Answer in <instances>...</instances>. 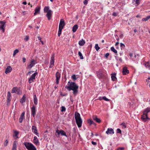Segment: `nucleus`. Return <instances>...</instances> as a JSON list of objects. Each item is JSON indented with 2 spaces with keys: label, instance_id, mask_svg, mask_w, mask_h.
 <instances>
[{
  "label": "nucleus",
  "instance_id": "nucleus-1",
  "mask_svg": "<svg viewBox=\"0 0 150 150\" xmlns=\"http://www.w3.org/2000/svg\"><path fill=\"white\" fill-rule=\"evenodd\" d=\"M68 86H66L65 88L69 91L72 90L73 93L74 95L77 94L78 92L79 86L74 82L69 81L68 83Z\"/></svg>",
  "mask_w": 150,
  "mask_h": 150
},
{
  "label": "nucleus",
  "instance_id": "nucleus-2",
  "mask_svg": "<svg viewBox=\"0 0 150 150\" xmlns=\"http://www.w3.org/2000/svg\"><path fill=\"white\" fill-rule=\"evenodd\" d=\"M75 118L76 122L79 127H80L82 125V120L80 117V114L76 112L75 113Z\"/></svg>",
  "mask_w": 150,
  "mask_h": 150
},
{
  "label": "nucleus",
  "instance_id": "nucleus-3",
  "mask_svg": "<svg viewBox=\"0 0 150 150\" xmlns=\"http://www.w3.org/2000/svg\"><path fill=\"white\" fill-rule=\"evenodd\" d=\"M49 6H45L44 9V12L47 13L46 16L47 18L49 20L50 19L51 16L52 14V11L49 10Z\"/></svg>",
  "mask_w": 150,
  "mask_h": 150
},
{
  "label": "nucleus",
  "instance_id": "nucleus-4",
  "mask_svg": "<svg viewBox=\"0 0 150 150\" xmlns=\"http://www.w3.org/2000/svg\"><path fill=\"white\" fill-rule=\"evenodd\" d=\"M23 144L28 150H36V148L32 143L29 142H24Z\"/></svg>",
  "mask_w": 150,
  "mask_h": 150
},
{
  "label": "nucleus",
  "instance_id": "nucleus-5",
  "mask_svg": "<svg viewBox=\"0 0 150 150\" xmlns=\"http://www.w3.org/2000/svg\"><path fill=\"white\" fill-rule=\"evenodd\" d=\"M60 134L62 136H64L66 137H67V135L66 134V133L63 130H59L57 129L56 130V133L55 134V135L58 136H59V134Z\"/></svg>",
  "mask_w": 150,
  "mask_h": 150
},
{
  "label": "nucleus",
  "instance_id": "nucleus-6",
  "mask_svg": "<svg viewBox=\"0 0 150 150\" xmlns=\"http://www.w3.org/2000/svg\"><path fill=\"white\" fill-rule=\"evenodd\" d=\"M38 74V73L35 72V73L33 74L31 76L30 78L29 79L28 82L30 83H32L33 81V80L35 79V77Z\"/></svg>",
  "mask_w": 150,
  "mask_h": 150
},
{
  "label": "nucleus",
  "instance_id": "nucleus-7",
  "mask_svg": "<svg viewBox=\"0 0 150 150\" xmlns=\"http://www.w3.org/2000/svg\"><path fill=\"white\" fill-rule=\"evenodd\" d=\"M36 63H37V62L36 60L33 59H32L30 62V64L28 65L27 68L30 69H31Z\"/></svg>",
  "mask_w": 150,
  "mask_h": 150
},
{
  "label": "nucleus",
  "instance_id": "nucleus-8",
  "mask_svg": "<svg viewBox=\"0 0 150 150\" xmlns=\"http://www.w3.org/2000/svg\"><path fill=\"white\" fill-rule=\"evenodd\" d=\"M6 21H0V29L2 30L3 32L5 31L4 25L6 23Z\"/></svg>",
  "mask_w": 150,
  "mask_h": 150
},
{
  "label": "nucleus",
  "instance_id": "nucleus-9",
  "mask_svg": "<svg viewBox=\"0 0 150 150\" xmlns=\"http://www.w3.org/2000/svg\"><path fill=\"white\" fill-rule=\"evenodd\" d=\"M65 25V24L63 19H61L60 21L59 28L62 29Z\"/></svg>",
  "mask_w": 150,
  "mask_h": 150
},
{
  "label": "nucleus",
  "instance_id": "nucleus-10",
  "mask_svg": "<svg viewBox=\"0 0 150 150\" xmlns=\"http://www.w3.org/2000/svg\"><path fill=\"white\" fill-rule=\"evenodd\" d=\"M141 119L143 121L145 122L147 121V120L149 119V118L148 117L147 114L143 113V114L142 115Z\"/></svg>",
  "mask_w": 150,
  "mask_h": 150
},
{
  "label": "nucleus",
  "instance_id": "nucleus-11",
  "mask_svg": "<svg viewBox=\"0 0 150 150\" xmlns=\"http://www.w3.org/2000/svg\"><path fill=\"white\" fill-rule=\"evenodd\" d=\"M54 54H53L52 55V56L51 57V60H50V66L49 67L50 68L52 67L54 65Z\"/></svg>",
  "mask_w": 150,
  "mask_h": 150
},
{
  "label": "nucleus",
  "instance_id": "nucleus-12",
  "mask_svg": "<svg viewBox=\"0 0 150 150\" xmlns=\"http://www.w3.org/2000/svg\"><path fill=\"white\" fill-rule=\"evenodd\" d=\"M32 114L33 117H34L36 114V108L33 105V107L31 108Z\"/></svg>",
  "mask_w": 150,
  "mask_h": 150
},
{
  "label": "nucleus",
  "instance_id": "nucleus-13",
  "mask_svg": "<svg viewBox=\"0 0 150 150\" xmlns=\"http://www.w3.org/2000/svg\"><path fill=\"white\" fill-rule=\"evenodd\" d=\"M56 82L57 84H58L59 83V80L60 78V74L59 72H57L56 74Z\"/></svg>",
  "mask_w": 150,
  "mask_h": 150
},
{
  "label": "nucleus",
  "instance_id": "nucleus-14",
  "mask_svg": "<svg viewBox=\"0 0 150 150\" xmlns=\"http://www.w3.org/2000/svg\"><path fill=\"white\" fill-rule=\"evenodd\" d=\"M114 133L113 129L111 128H108L107 129V131L106 132V133L107 134H113Z\"/></svg>",
  "mask_w": 150,
  "mask_h": 150
},
{
  "label": "nucleus",
  "instance_id": "nucleus-15",
  "mask_svg": "<svg viewBox=\"0 0 150 150\" xmlns=\"http://www.w3.org/2000/svg\"><path fill=\"white\" fill-rule=\"evenodd\" d=\"M33 143L36 145H39L40 144L39 141L36 136H35L34 137Z\"/></svg>",
  "mask_w": 150,
  "mask_h": 150
},
{
  "label": "nucleus",
  "instance_id": "nucleus-16",
  "mask_svg": "<svg viewBox=\"0 0 150 150\" xmlns=\"http://www.w3.org/2000/svg\"><path fill=\"white\" fill-rule=\"evenodd\" d=\"M32 132L36 134L39 137L38 135V130L37 129L36 127L34 126H33L32 127Z\"/></svg>",
  "mask_w": 150,
  "mask_h": 150
},
{
  "label": "nucleus",
  "instance_id": "nucleus-17",
  "mask_svg": "<svg viewBox=\"0 0 150 150\" xmlns=\"http://www.w3.org/2000/svg\"><path fill=\"white\" fill-rule=\"evenodd\" d=\"M122 72L123 74L125 75L127 74H128L129 73V71L127 69V68L126 67H124L123 68Z\"/></svg>",
  "mask_w": 150,
  "mask_h": 150
},
{
  "label": "nucleus",
  "instance_id": "nucleus-18",
  "mask_svg": "<svg viewBox=\"0 0 150 150\" xmlns=\"http://www.w3.org/2000/svg\"><path fill=\"white\" fill-rule=\"evenodd\" d=\"M12 70V69L11 67L10 66H8L6 69L5 73L6 74L9 73Z\"/></svg>",
  "mask_w": 150,
  "mask_h": 150
},
{
  "label": "nucleus",
  "instance_id": "nucleus-19",
  "mask_svg": "<svg viewBox=\"0 0 150 150\" xmlns=\"http://www.w3.org/2000/svg\"><path fill=\"white\" fill-rule=\"evenodd\" d=\"M17 142L16 141L13 142V147L12 150H17L16 148L17 146Z\"/></svg>",
  "mask_w": 150,
  "mask_h": 150
},
{
  "label": "nucleus",
  "instance_id": "nucleus-20",
  "mask_svg": "<svg viewBox=\"0 0 150 150\" xmlns=\"http://www.w3.org/2000/svg\"><path fill=\"white\" fill-rule=\"evenodd\" d=\"M40 10V7L39 6H37L35 9L34 15H36L38 13H39Z\"/></svg>",
  "mask_w": 150,
  "mask_h": 150
},
{
  "label": "nucleus",
  "instance_id": "nucleus-21",
  "mask_svg": "<svg viewBox=\"0 0 150 150\" xmlns=\"http://www.w3.org/2000/svg\"><path fill=\"white\" fill-rule=\"evenodd\" d=\"M92 117L93 119L95 120L97 122L100 123V122L101 120L99 118H97L96 116H93Z\"/></svg>",
  "mask_w": 150,
  "mask_h": 150
},
{
  "label": "nucleus",
  "instance_id": "nucleus-22",
  "mask_svg": "<svg viewBox=\"0 0 150 150\" xmlns=\"http://www.w3.org/2000/svg\"><path fill=\"white\" fill-rule=\"evenodd\" d=\"M116 74L115 73L114 74H111L112 80L113 81H115L117 80V78L116 77Z\"/></svg>",
  "mask_w": 150,
  "mask_h": 150
},
{
  "label": "nucleus",
  "instance_id": "nucleus-23",
  "mask_svg": "<svg viewBox=\"0 0 150 150\" xmlns=\"http://www.w3.org/2000/svg\"><path fill=\"white\" fill-rule=\"evenodd\" d=\"M25 113L24 112H23L21 116L19 118V122L20 123H21L23 119V117L24 116V115Z\"/></svg>",
  "mask_w": 150,
  "mask_h": 150
},
{
  "label": "nucleus",
  "instance_id": "nucleus-24",
  "mask_svg": "<svg viewBox=\"0 0 150 150\" xmlns=\"http://www.w3.org/2000/svg\"><path fill=\"white\" fill-rule=\"evenodd\" d=\"M33 98V101L34 103V104L35 105H37L38 104V100L35 95L34 96Z\"/></svg>",
  "mask_w": 150,
  "mask_h": 150
},
{
  "label": "nucleus",
  "instance_id": "nucleus-25",
  "mask_svg": "<svg viewBox=\"0 0 150 150\" xmlns=\"http://www.w3.org/2000/svg\"><path fill=\"white\" fill-rule=\"evenodd\" d=\"M78 28V25H75L72 28V31L74 33L75 32Z\"/></svg>",
  "mask_w": 150,
  "mask_h": 150
},
{
  "label": "nucleus",
  "instance_id": "nucleus-26",
  "mask_svg": "<svg viewBox=\"0 0 150 150\" xmlns=\"http://www.w3.org/2000/svg\"><path fill=\"white\" fill-rule=\"evenodd\" d=\"M149 112H150V108H147L144 111L143 113L147 115V113Z\"/></svg>",
  "mask_w": 150,
  "mask_h": 150
},
{
  "label": "nucleus",
  "instance_id": "nucleus-27",
  "mask_svg": "<svg viewBox=\"0 0 150 150\" xmlns=\"http://www.w3.org/2000/svg\"><path fill=\"white\" fill-rule=\"evenodd\" d=\"M85 43V42L83 39H82L81 40L79 41V44L80 46L83 45Z\"/></svg>",
  "mask_w": 150,
  "mask_h": 150
},
{
  "label": "nucleus",
  "instance_id": "nucleus-28",
  "mask_svg": "<svg viewBox=\"0 0 150 150\" xmlns=\"http://www.w3.org/2000/svg\"><path fill=\"white\" fill-rule=\"evenodd\" d=\"M14 135H13V137H14L15 139H16L18 138V134L19 132L16 131H14Z\"/></svg>",
  "mask_w": 150,
  "mask_h": 150
},
{
  "label": "nucleus",
  "instance_id": "nucleus-29",
  "mask_svg": "<svg viewBox=\"0 0 150 150\" xmlns=\"http://www.w3.org/2000/svg\"><path fill=\"white\" fill-rule=\"evenodd\" d=\"M25 99H26V97L24 95L23 96L21 99V100L20 102L21 103H24L25 101Z\"/></svg>",
  "mask_w": 150,
  "mask_h": 150
},
{
  "label": "nucleus",
  "instance_id": "nucleus-30",
  "mask_svg": "<svg viewBox=\"0 0 150 150\" xmlns=\"http://www.w3.org/2000/svg\"><path fill=\"white\" fill-rule=\"evenodd\" d=\"M98 76L99 78H101L103 77V73H99V72H98Z\"/></svg>",
  "mask_w": 150,
  "mask_h": 150
},
{
  "label": "nucleus",
  "instance_id": "nucleus-31",
  "mask_svg": "<svg viewBox=\"0 0 150 150\" xmlns=\"http://www.w3.org/2000/svg\"><path fill=\"white\" fill-rule=\"evenodd\" d=\"M17 87H13L11 93H15L17 91Z\"/></svg>",
  "mask_w": 150,
  "mask_h": 150
},
{
  "label": "nucleus",
  "instance_id": "nucleus-32",
  "mask_svg": "<svg viewBox=\"0 0 150 150\" xmlns=\"http://www.w3.org/2000/svg\"><path fill=\"white\" fill-rule=\"evenodd\" d=\"M111 50L115 53H117V51L115 49L114 47H112L110 48Z\"/></svg>",
  "mask_w": 150,
  "mask_h": 150
},
{
  "label": "nucleus",
  "instance_id": "nucleus-33",
  "mask_svg": "<svg viewBox=\"0 0 150 150\" xmlns=\"http://www.w3.org/2000/svg\"><path fill=\"white\" fill-rule=\"evenodd\" d=\"M88 122L91 125L92 124H95L94 122L92 120H88Z\"/></svg>",
  "mask_w": 150,
  "mask_h": 150
},
{
  "label": "nucleus",
  "instance_id": "nucleus-34",
  "mask_svg": "<svg viewBox=\"0 0 150 150\" xmlns=\"http://www.w3.org/2000/svg\"><path fill=\"white\" fill-rule=\"evenodd\" d=\"M95 48L97 51H98L100 48V47H99L98 44H96L95 45Z\"/></svg>",
  "mask_w": 150,
  "mask_h": 150
},
{
  "label": "nucleus",
  "instance_id": "nucleus-35",
  "mask_svg": "<svg viewBox=\"0 0 150 150\" xmlns=\"http://www.w3.org/2000/svg\"><path fill=\"white\" fill-rule=\"evenodd\" d=\"M19 51L18 49L15 50L13 52V56H15L17 53Z\"/></svg>",
  "mask_w": 150,
  "mask_h": 150
},
{
  "label": "nucleus",
  "instance_id": "nucleus-36",
  "mask_svg": "<svg viewBox=\"0 0 150 150\" xmlns=\"http://www.w3.org/2000/svg\"><path fill=\"white\" fill-rule=\"evenodd\" d=\"M78 54L79 56H80V58L81 59H83V57L82 56V54L81 52L79 51L78 52Z\"/></svg>",
  "mask_w": 150,
  "mask_h": 150
},
{
  "label": "nucleus",
  "instance_id": "nucleus-37",
  "mask_svg": "<svg viewBox=\"0 0 150 150\" xmlns=\"http://www.w3.org/2000/svg\"><path fill=\"white\" fill-rule=\"evenodd\" d=\"M62 29H60L59 28V30L58 32V36L59 37L61 34L62 30Z\"/></svg>",
  "mask_w": 150,
  "mask_h": 150
},
{
  "label": "nucleus",
  "instance_id": "nucleus-38",
  "mask_svg": "<svg viewBox=\"0 0 150 150\" xmlns=\"http://www.w3.org/2000/svg\"><path fill=\"white\" fill-rule=\"evenodd\" d=\"M8 143V140L7 139L5 141V142H4V146H7Z\"/></svg>",
  "mask_w": 150,
  "mask_h": 150
},
{
  "label": "nucleus",
  "instance_id": "nucleus-39",
  "mask_svg": "<svg viewBox=\"0 0 150 150\" xmlns=\"http://www.w3.org/2000/svg\"><path fill=\"white\" fill-rule=\"evenodd\" d=\"M102 98L103 100H105L106 101H109L110 100L109 99L107 98L106 97H105V96H104V97H102Z\"/></svg>",
  "mask_w": 150,
  "mask_h": 150
},
{
  "label": "nucleus",
  "instance_id": "nucleus-40",
  "mask_svg": "<svg viewBox=\"0 0 150 150\" xmlns=\"http://www.w3.org/2000/svg\"><path fill=\"white\" fill-rule=\"evenodd\" d=\"M15 93L17 94H20L21 93V91L18 88H17V91H16V92H15Z\"/></svg>",
  "mask_w": 150,
  "mask_h": 150
},
{
  "label": "nucleus",
  "instance_id": "nucleus-41",
  "mask_svg": "<svg viewBox=\"0 0 150 150\" xmlns=\"http://www.w3.org/2000/svg\"><path fill=\"white\" fill-rule=\"evenodd\" d=\"M149 19L148 16H147L145 18H143L142 19V21H147Z\"/></svg>",
  "mask_w": 150,
  "mask_h": 150
},
{
  "label": "nucleus",
  "instance_id": "nucleus-42",
  "mask_svg": "<svg viewBox=\"0 0 150 150\" xmlns=\"http://www.w3.org/2000/svg\"><path fill=\"white\" fill-rule=\"evenodd\" d=\"M66 110V108L64 106L61 107V111L62 112L65 111Z\"/></svg>",
  "mask_w": 150,
  "mask_h": 150
},
{
  "label": "nucleus",
  "instance_id": "nucleus-43",
  "mask_svg": "<svg viewBox=\"0 0 150 150\" xmlns=\"http://www.w3.org/2000/svg\"><path fill=\"white\" fill-rule=\"evenodd\" d=\"M121 125L123 126V128H125L126 127V125L125 123H122L121 124Z\"/></svg>",
  "mask_w": 150,
  "mask_h": 150
},
{
  "label": "nucleus",
  "instance_id": "nucleus-44",
  "mask_svg": "<svg viewBox=\"0 0 150 150\" xmlns=\"http://www.w3.org/2000/svg\"><path fill=\"white\" fill-rule=\"evenodd\" d=\"M140 0H136L135 1V4L138 6L139 4Z\"/></svg>",
  "mask_w": 150,
  "mask_h": 150
},
{
  "label": "nucleus",
  "instance_id": "nucleus-45",
  "mask_svg": "<svg viewBox=\"0 0 150 150\" xmlns=\"http://www.w3.org/2000/svg\"><path fill=\"white\" fill-rule=\"evenodd\" d=\"M72 78L73 79L76 80V76L74 74L72 76Z\"/></svg>",
  "mask_w": 150,
  "mask_h": 150
},
{
  "label": "nucleus",
  "instance_id": "nucleus-46",
  "mask_svg": "<svg viewBox=\"0 0 150 150\" xmlns=\"http://www.w3.org/2000/svg\"><path fill=\"white\" fill-rule=\"evenodd\" d=\"M11 94L9 91L8 92L7 95V98H11Z\"/></svg>",
  "mask_w": 150,
  "mask_h": 150
},
{
  "label": "nucleus",
  "instance_id": "nucleus-47",
  "mask_svg": "<svg viewBox=\"0 0 150 150\" xmlns=\"http://www.w3.org/2000/svg\"><path fill=\"white\" fill-rule=\"evenodd\" d=\"M117 133H121V131L120 129H117Z\"/></svg>",
  "mask_w": 150,
  "mask_h": 150
},
{
  "label": "nucleus",
  "instance_id": "nucleus-48",
  "mask_svg": "<svg viewBox=\"0 0 150 150\" xmlns=\"http://www.w3.org/2000/svg\"><path fill=\"white\" fill-rule=\"evenodd\" d=\"M29 39V37L28 36H26L24 40L26 41H27Z\"/></svg>",
  "mask_w": 150,
  "mask_h": 150
},
{
  "label": "nucleus",
  "instance_id": "nucleus-49",
  "mask_svg": "<svg viewBox=\"0 0 150 150\" xmlns=\"http://www.w3.org/2000/svg\"><path fill=\"white\" fill-rule=\"evenodd\" d=\"M88 1L87 0H85L83 3L84 4L86 5L88 3Z\"/></svg>",
  "mask_w": 150,
  "mask_h": 150
},
{
  "label": "nucleus",
  "instance_id": "nucleus-50",
  "mask_svg": "<svg viewBox=\"0 0 150 150\" xmlns=\"http://www.w3.org/2000/svg\"><path fill=\"white\" fill-rule=\"evenodd\" d=\"M109 53H106V54L105 55V57H106V58H108V57L109 56Z\"/></svg>",
  "mask_w": 150,
  "mask_h": 150
},
{
  "label": "nucleus",
  "instance_id": "nucleus-51",
  "mask_svg": "<svg viewBox=\"0 0 150 150\" xmlns=\"http://www.w3.org/2000/svg\"><path fill=\"white\" fill-rule=\"evenodd\" d=\"M124 147H120L118 148L117 150H124Z\"/></svg>",
  "mask_w": 150,
  "mask_h": 150
},
{
  "label": "nucleus",
  "instance_id": "nucleus-52",
  "mask_svg": "<svg viewBox=\"0 0 150 150\" xmlns=\"http://www.w3.org/2000/svg\"><path fill=\"white\" fill-rule=\"evenodd\" d=\"M10 100H11V98H7V103H9L10 102Z\"/></svg>",
  "mask_w": 150,
  "mask_h": 150
},
{
  "label": "nucleus",
  "instance_id": "nucleus-53",
  "mask_svg": "<svg viewBox=\"0 0 150 150\" xmlns=\"http://www.w3.org/2000/svg\"><path fill=\"white\" fill-rule=\"evenodd\" d=\"M120 47L122 48L124 47H125V45L124 44L122 43H120Z\"/></svg>",
  "mask_w": 150,
  "mask_h": 150
},
{
  "label": "nucleus",
  "instance_id": "nucleus-54",
  "mask_svg": "<svg viewBox=\"0 0 150 150\" xmlns=\"http://www.w3.org/2000/svg\"><path fill=\"white\" fill-rule=\"evenodd\" d=\"M91 143L92 144L94 145H96L97 144V143L96 142H94L93 141L91 142Z\"/></svg>",
  "mask_w": 150,
  "mask_h": 150
},
{
  "label": "nucleus",
  "instance_id": "nucleus-55",
  "mask_svg": "<svg viewBox=\"0 0 150 150\" xmlns=\"http://www.w3.org/2000/svg\"><path fill=\"white\" fill-rule=\"evenodd\" d=\"M33 72H34V71H30L28 72V74H31L32 73H33Z\"/></svg>",
  "mask_w": 150,
  "mask_h": 150
},
{
  "label": "nucleus",
  "instance_id": "nucleus-56",
  "mask_svg": "<svg viewBox=\"0 0 150 150\" xmlns=\"http://www.w3.org/2000/svg\"><path fill=\"white\" fill-rule=\"evenodd\" d=\"M23 63H24L25 62L26 59L25 57L23 58Z\"/></svg>",
  "mask_w": 150,
  "mask_h": 150
},
{
  "label": "nucleus",
  "instance_id": "nucleus-57",
  "mask_svg": "<svg viewBox=\"0 0 150 150\" xmlns=\"http://www.w3.org/2000/svg\"><path fill=\"white\" fill-rule=\"evenodd\" d=\"M112 15L114 16H116L117 15V14L115 12H114L112 13Z\"/></svg>",
  "mask_w": 150,
  "mask_h": 150
},
{
  "label": "nucleus",
  "instance_id": "nucleus-58",
  "mask_svg": "<svg viewBox=\"0 0 150 150\" xmlns=\"http://www.w3.org/2000/svg\"><path fill=\"white\" fill-rule=\"evenodd\" d=\"M120 38H122L123 37V34H121L119 36Z\"/></svg>",
  "mask_w": 150,
  "mask_h": 150
},
{
  "label": "nucleus",
  "instance_id": "nucleus-59",
  "mask_svg": "<svg viewBox=\"0 0 150 150\" xmlns=\"http://www.w3.org/2000/svg\"><path fill=\"white\" fill-rule=\"evenodd\" d=\"M129 56H130L131 57H132L133 56V54L132 53H130V54H129Z\"/></svg>",
  "mask_w": 150,
  "mask_h": 150
},
{
  "label": "nucleus",
  "instance_id": "nucleus-60",
  "mask_svg": "<svg viewBox=\"0 0 150 150\" xmlns=\"http://www.w3.org/2000/svg\"><path fill=\"white\" fill-rule=\"evenodd\" d=\"M60 95L62 96H64L66 95V94H63L62 93H61Z\"/></svg>",
  "mask_w": 150,
  "mask_h": 150
},
{
  "label": "nucleus",
  "instance_id": "nucleus-61",
  "mask_svg": "<svg viewBox=\"0 0 150 150\" xmlns=\"http://www.w3.org/2000/svg\"><path fill=\"white\" fill-rule=\"evenodd\" d=\"M38 39L39 40H40H40H41V37H40V36H38Z\"/></svg>",
  "mask_w": 150,
  "mask_h": 150
},
{
  "label": "nucleus",
  "instance_id": "nucleus-62",
  "mask_svg": "<svg viewBox=\"0 0 150 150\" xmlns=\"http://www.w3.org/2000/svg\"><path fill=\"white\" fill-rule=\"evenodd\" d=\"M119 60L121 62L122 61V59L121 58H119Z\"/></svg>",
  "mask_w": 150,
  "mask_h": 150
},
{
  "label": "nucleus",
  "instance_id": "nucleus-63",
  "mask_svg": "<svg viewBox=\"0 0 150 150\" xmlns=\"http://www.w3.org/2000/svg\"><path fill=\"white\" fill-rule=\"evenodd\" d=\"M119 42H117L116 43V44H115V45L116 46H117V45L119 44Z\"/></svg>",
  "mask_w": 150,
  "mask_h": 150
},
{
  "label": "nucleus",
  "instance_id": "nucleus-64",
  "mask_svg": "<svg viewBox=\"0 0 150 150\" xmlns=\"http://www.w3.org/2000/svg\"><path fill=\"white\" fill-rule=\"evenodd\" d=\"M23 4L24 5H26L27 4L26 1H24L23 2Z\"/></svg>",
  "mask_w": 150,
  "mask_h": 150
}]
</instances>
